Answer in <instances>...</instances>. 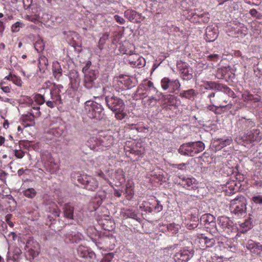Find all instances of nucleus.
Returning a JSON list of instances; mask_svg holds the SVG:
<instances>
[{
  "instance_id": "f257e3e1",
  "label": "nucleus",
  "mask_w": 262,
  "mask_h": 262,
  "mask_svg": "<svg viewBox=\"0 0 262 262\" xmlns=\"http://www.w3.org/2000/svg\"><path fill=\"white\" fill-rule=\"evenodd\" d=\"M112 91H114L112 88L107 86L103 88L105 103L108 108L115 113L116 118L121 120L126 116L124 111L125 104L123 100L115 96Z\"/></svg>"
},
{
  "instance_id": "f03ea898",
  "label": "nucleus",
  "mask_w": 262,
  "mask_h": 262,
  "mask_svg": "<svg viewBox=\"0 0 262 262\" xmlns=\"http://www.w3.org/2000/svg\"><path fill=\"white\" fill-rule=\"evenodd\" d=\"M205 148V144L202 141L190 142L181 145L179 152L182 155L193 157L202 152Z\"/></svg>"
},
{
  "instance_id": "7ed1b4c3",
  "label": "nucleus",
  "mask_w": 262,
  "mask_h": 262,
  "mask_svg": "<svg viewBox=\"0 0 262 262\" xmlns=\"http://www.w3.org/2000/svg\"><path fill=\"white\" fill-rule=\"evenodd\" d=\"M84 104V111L90 118L100 119L102 117L103 108L100 104L89 100Z\"/></svg>"
},
{
  "instance_id": "20e7f679",
  "label": "nucleus",
  "mask_w": 262,
  "mask_h": 262,
  "mask_svg": "<svg viewBox=\"0 0 262 262\" xmlns=\"http://www.w3.org/2000/svg\"><path fill=\"white\" fill-rule=\"evenodd\" d=\"M63 87L61 84H54L49 90V94L51 100H48L46 101V105L50 107L54 108L56 106L62 104V100L60 96L61 90Z\"/></svg>"
},
{
  "instance_id": "39448f33",
  "label": "nucleus",
  "mask_w": 262,
  "mask_h": 262,
  "mask_svg": "<svg viewBox=\"0 0 262 262\" xmlns=\"http://www.w3.org/2000/svg\"><path fill=\"white\" fill-rule=\"evenodd\" d=\"M230 209L232 213L237 216L242 215L245 213L246 204L245 197L242 195L238 196L231 201Z\"/></svg>"
},
{
  "instance_id": "423d86ee",
  "label": "nucleus",
  "mask_w": 262,
  "mask_h": 262,
  "mask_svg": "<svg viewBox=\"0 0 262 262\" xmlns=\"http://www.w3.org/2000/svg\"><path fill=\"white\" fill-rule=\"evenodd\" d=\"M77 180L80 184L83 185L84 189L89 191H94L98 188V181L92 176L81 175L78 177Z\"/></svg>"
},
{
  "instance_id": "0eeeda50",
  "label": "nucleus",
  "mask_w": 262,
  "mask_h": 262,
  "mask_svg": "<svg viewBox=\"0 0 262 262\" xmlns=\"http://www.w3.org/2000/svg\"><path fill=\"white\" fill-rule=\"evenodd\" d=\"M27 256L30 259H33L38 256L40 251V246L38 242L33 238L30 237L25 245Z\"/></svg>"
},
{
  "instance_id": "6e6552de",
  "label": "nucleus",
  "mask_w": 262,
  "mask_h": 262,
  "mask_svg": "<svg viewBox=\"0 0 262 262\" xmlns=\"http://www.w3.org/2000/svg\"><path fill=\"white\" fill-rule=\"evenodd\" d=\"M113 86L117 91L123 90L131 88L133 82L129 76H121L115 77L113 81Z\"/></svg>"
},
{
  "instance_id": "1a4fd4ad",
  "label": "nucleus",
  "mask_w": 262,
  "mask_h": 262,
  "mask_svg": "<svg viewBox=\"0 0 262 262\" xmlns=\"http://www.w3.org/2000/svg\"><path fill=\"white\" fill-rule=\"evenodd\" d=\"M217 222L220 228L218 229V232H224L227 234H230L236 230V228L233 225L232 222L227 217L220 216L218 217Z\"/></svg>"
},
{
  "instance_id": "9d476101",
  "label": "nucleus",
  "mask_w": 262,
  "mask_h": 262,
  "mask_svg": "<svg viewBox=\"0 0 262 262\" xmlns=\"http://www.w3.org/2000/svg\"><path fill=\"white\" fill-rule=\"evenodd\" d=\"M194 251L190 247H186L181 249L173 256L176 262H186L193 255Z\"/></svg>"
},
{
  "instance_id": "9b49d317",
  "label": "nucleus",
  "mask_w": 262,
  "mask_h": 262,
  "mask_svg": "<svg viewBox=\"0 0 262 262\" xmlns=\"http://www.w3.org/2000/svg\"><path fill=\"white\" fill-rule=\"evenodd\" d=\"M161 85L164 91L169 90V92L173 93L176 91L179 90L181 83L178 79H170L168 77H164L161 81Z\"/></svg>"
},
{
  "instance_id": "f8f14e48",
  "label": "nucleus",
  "mask_w": 262,
  "mask_h": 262,
  "mask_svg": "<svg viewBox=\"0 0 262 262\" xmlns=\"http://www.w3.org/2000/svg\"><path fill=\"white\" fill-rule=\"evenodd\" d=\"M177 67L183 80L188 81L192 78L193 70L188 63L180 61L178 62Z\"/></svg>"
},
{
  "instance_id": "ddd939ff",
  "label": "nucleus",
  "mask_w": 262,
  "mask_h": 262,
  "mask_svg": "<svg viewBox=\"0 0 262 262\" xmlns=\"http://www.w3.org/2000/svg\"><path fill=\"white\" fill-rule=\"evenodd\" d=\"M179 185L187 189H195L198 188V183L194 178L182 175L179 176Z\"/></svg>"
},
{
  "instance_id": "4468645a",
  "label": "nucleus",
  "mask_w": 262,
  "mask_h": 262,
  "mask_svg": "<svg viewBox=\"0 0 262 262\" xmlns=\"http://www.w3.org/2000/svg\"><path fill=\"white\" fill-rule=\"evenodd\" d=\"M98 72L96 71H91L84 74L83 85L87 89L96 87V80Z\"/></svg>"
},
{
  "instance_id": "2eb2a0df",
  "label": "nucleus",
  "mask_w": 262,
  "mask_h": 262,
  "mask_svg": "<svg viewBox=\"0 0 262 262\" xmlns=\"http://www.w3.org/2000/svg\"><path fill=\"white\" fill-rule=\"evenodd\" d=\"M243 139L247 142L251 143L259 142L262 139V133L258 129H253L248 132L243 136Z\"/></svg>"
},
{
  "instance_id": "dca6fc26",
  "label": "nucleus",
  "mask_w": 262,
  "mask_h": 262,
  "mask_svg": "<svg viewBox=\"0 0 262 262\" xmlns=\"http://www.w3.org/2000/svg\"><path fill=\"white\" fill-rule=\"evenodd\" d=\"M128 58V61L133 68H141L145 66L146 61L142 56L137 54H133V52Z\"/></svg>"
},
{
  "instance_id": "f3484780",
  "label": "nucleus",
  "mask_w": 262,
  "mask_h": 262,
  "mask_svg": "<svg viewBox=\"0 0 262 262\" xmlns=\"http://www.w3.org/2000/svg\"><path fill=\"white\" fill-rule=\"evenodd\" d=\"M242 99L247 103L254 104L260 102L261 97L257 94H253L249 91H245L242 94Z\"/></svg>"
},
{
  "instance_id": "a211bd4d",
  "label": "nucleus",
  "mask_w": 262,
  "mask_h": 262,
  "mask_svg": "<svg viewBox=\"0 0 262 262\" xmlns=\"http://www.w3.org/2000/svg\"><path fill=\"white\" fill-rule=\"evenodd\" d=\"M160 95L167 106H178L180 100L176 96L171 94L164 95L162 93H160Z\"/></svg>"
},
{
  "instance_id": "6ab92c4d",
  "label": "nucleus",
  "mask_w": 262,
  "mask_h": 262,
  "mask_svg": "<svg viewBox=\"0 0 262 262\" xmlns=\"http://www.w3.org/2000/svg\"><path fill=\"white\" fill-rule=\"evenodd\" d=\"M124 16L130 21L133 23L140 22L144 19L141 14L138 13L135 10L128 9L124 12Z\"/></svg>"
},
{
  "instance_id": "aec40b11",
  "label": "nucleus",
  "mask_w": 262,
  "mask_h": 262,
  "mask_svg": "<svg viewBox=\"0 0 262 262\" xmlns=\"http://www.w3.org/2000/svg\"><path fill=\"white\" fill-rule=\"evenodd\" d=\"M246 248L251 253L255 255H259L262 252V245L260 243L255 242L251 239L248 241L246 244Z\"/></svg>"
},
{
  "instance_id": "412c9836",
  "label": "nucleus",
  "mask_w": 262,
  "mask_h": 262,
  "mask_svg": "<svg viewBox=\"0 0 262 262\" xmlns=\"http://www.w3.org/2000/svg\"><path fill=\"white\" fill-rule=\"evenodd\" d=\"M218 36V33L216 29L211 26H208L206 29L205 40L207 42L214 41Z\"/></svg>"
},
{
  "instance_id": "4be33fe9",
  "label": "nucleus",
  "mask_w": 262,
  "mask_h": 262,
  "mask_svg": "<svg viewBox=\"0 0 262 262\" xmlns=\"http://www.w3.org/2000/svg\"><path fill=\"white\" fill-rule=\"evenodd\" d=\"M63 216L69 220H74V206L71 203H66L62 208Z\"/></svg>"
},
{
  "instance_id": "5701e85b",
  "label": "nucleus",
  "mask_w": 262,
  "mask_h": 262,
  "mask_svg": "<svg viewBox=\"0 0 262 262\" xmlns=\"http://www.w3.org/2000/svg\"><path fill=\"white\" fill-rule=\"evenodd\" d=\"M69 78L71 88L74 90H77L80 83V78L78 73L76 71L71 72L70 73Z\"/></svg>"
},
{
  "instance_id": "b1692460",
  "label": "nucleus",
  "mask_w": 262,
  "mask_h": 262,
  "mask_svg": "<svg viewBox=\"0 0 262 262\" xmlns=\"http://www.w3.org/2000/svg\"><path fill=\"white\" fill-rule=\"evenodd\" d=\"M77 253L81 257L92 258L95 256V253L90 251L88 247L80 245L77 248Z\"/></svg>"
},
{
  "instance_id": "393cba45",
  "label": "nucleus",
  "mask_w": 262,
  "mask_h": 262,
  "mask_svg": "<svg viewBox=\"0 0 262 262\" xmlns=\"http://www.w3.org/2000/svg\"><path fill=\"white\" fill-rule=\"evenodd\" d=\"M28 103L29 109L27 113H30L35 118L39 117L41 115L40 106H36V104L32 99H31Z\"/></svg>"
},
{
  "instance_id": "a878e982",
  "label": "nucleus",
  "mask_w": 262,
  "mask_h": 262,
  "mask_svg": "<svg viewBox=\"0 0 262 262\" xmlns=\"http://www.w3.org/2000/svg\"><path fill=\"white\" fill-rule=\"evenodd\" d=\"M52 71L53 76L57 80H59L62 75V70L59 62H53Z\"/></svg>"
},
{
  "instance_id": "bb28decb",
  "label": "nucleus",
  "mask_w": 262,
  "mask_h": 262,
  "mask_svg": "<svg viewBox=\"0 0 262 262\" xmlns=\"http://www.w3.org/2000/svg\"><path fill=\"white\" fill-rule=\"evenodd\" d=\"M82 237V234L76 231H72L66 234V241L71 243H77L81 240Z\"/></svg>"
},
{
  "instance_id": "cd10ccee",
  "label": "nucleus",
  "mask_w": 262,
  "mask_h": 262,
  "mask_svg": "<svg viewBox=\"0 0 262 262\" xmlns=\"http://www.w3.org/2000/svg\"><path fill=\"white\" fill-rule=\"evenodd\" d=\"M223 190L226 195H230L235 192L238 188L236 183L234 181H231L226 183L225 186L223 187Z\"/></svg>"
},
{
  "instance_id": "c85d7f7f",
  "label": "nucleus",
  "mask_w": 262,
  "mask_h": 262,
  "mask_svg": "<svg viewBox=\"0 0 262 262\" xmlns=\"http://www.w3.org/2000/svg\"><path fill=\"white\" fill-rule=\"evenodd\" d=\"M35 119L32 115L28 113L21 116L23 124L25 127L34 126L35 124Z\"/></svg>"
},
{
  "instance_id": "c756f323",
  "label": "nucleus",
  "mask_w": 262,
  "mask_h": 262,
  "mask_svg": "<svg viewBox=\"0 0 262 262\" xmlns=\"http://www.w3.org/2000/svg\"><path fill=\"white\" fill-rule=\"evenodd\" d=\"M233 105L232 103H228L227 105H220L219 106H215L213 104L210 105L208 106V109L215 114H220L223 112V109L225 110H229L232 108Z\"/></svg>"
},
{
  "instance_id": "7c9ffc66",
  "label": "nucleus",
  "mask_w": 262,
  "mask_h": 262,
  "mask_svg": "<svg viewBox=\"0 0 262 262\" xmlns=\"http://www.w3.org/2000/svg\"><path fill=\"white\" fill-rule=\"evenodd\" d=\"M21 254V250L18 248H15L12 252H8L7 262H17Z\"/></svg>"
},
{
  "instance_id": "2f4dec72",
  "label": "nucleus",
  "mask_w": 262,
  "mask_h": 262,
  "mask_svg": "<svg viewBox=\"0 0 262 262\" xmlns=\"http://www.w3.org/2000/svg\"><path fill=\"white\" fill-rule=\"evenodd\" d=\"M198 93L193 89L187 90H182L180 92L179 96L182 98L190 100L196 96Z\"/></svg>"
},
{
  "instance_id": "473e14b6",
  "label": "nucleus",
  "mask_w": 262,
  "mask_h": 262,
  "mask_svg": "<svg viewBox=\"0 0 262 262\" xmlns=\"http://www.w3.org/2000/svg\"><path fill=\"white\" fill-rule=\"evenodd\" d=\"M199 243L201 244H204L206 248L213 247L215 243V240L214 238H209L203 234L199 237Z\"/></svg>"
},
{
  "instance_id": "72a5a7b5",
  "label": "nucleus",
  "mask_w": 262,
  "mask_h": 262,
  "mask_svg": "<svg viewBox=\"0 0 262 262\" xmlns=\"http://www.w3.org/2000/svg\"><path fill=\"white\" fill-rule=\"evenodd\" d=\"M44 166L46 170L51 174L55 173L59 168L58 164L55 163L52 160L46 162Z\"/></svg>"
},
{
  "instance_id": "f704fd0d",
  "label": "nucleus",
  "mask_w": 262,
  "mask_h": 262,
  "mask_svg": "<svg viewBox=\"0 0 262 262\" xmlns=\"http://www.w3.org/2000/svg\"><path fill=\"white\" fill-rule=\"evenodd\" d=\"M231 138H227L226 139H217L214 141V144L217 149H221L227 145H230L232 143Z\"/></svg>"
},
{
  "instance_id": "c9c22d12",
  "label": "nucleus",
  "mask_w": 262,
  "mask_h": 262,
  "mask_svg": "<svg viewBox=\"0 0 262 262\" xmlns=\"http://www.w3.org/2000/svg\"><path fill=\"white\" fill-rule=\"evenodd\" d=\"M201 87L202 89L205 90H216L219 89L220 85L215 82L213 81H203L202 84L201 85Z\"/></svg>"
},
{
  "instance_id": "e433bc0d",
  "label": "nucleus",
  "mask_w": 262,
  "mask_h": 262,
  "mask_svg": "<svg viewBox=\"0 0 262 262\" xmlns=\"http://www.w3.org/2000/svg\"><path fill=\"white\" fill-rule=\"evenodd\" d=\"M238 123L244 129L251 128L255 125V123L251 119H247L245 118H242L239 120Z\"/></svg>"
},
{
  "instance_id": "4c0bfd02",
  "label": "nucleus",
  "mask_w": 262,
  "mask_h": 262,
  "mask_svg": "<svg viewBox=\"0 0 262 262\" xmlns=\"http://www.w3.org/2000/svg\"><path fill=\"white\" fill-rule=\"evenodd\" d=\"M102 145L105 147H110L114 144L115 139L111 135H106L101 139Z\"/></svg>"
},
{
  "instance_id": "58836bf2",
  "label": "nucleus",
  "mask_w": 262,
  "mask_h": 262,
  "mask_svg": "<svg viewBox=\"0 0 262 262\" xmlns=\"http://www.w3.org/2000/svg\"><path fill=\"white\" fill-rule=\"evenodd\" d=\"M47 100L45 94L41 95V94H37L34 96L33 101L35 102L36 106H40V105L43 104L45 102L46 103Z\"/></svg>"
},
{
  "instance_id": "ea45409f",
  "label": "nucleus",
  "mask_w": 262,
  "mask_h": 262,
  "mask_svg": "<svg viewBox=\"0 0 262 262\" xmlns=\"http://www.w3.org/2000/svg\"><path fill=\"white\" fill-rule=\"evenodd\" d=\"M215 220V217L211 214L207 213L203 215L200 219L201 224L205 226L207 223H211Z\"/></svg>"
},
{
  "instance_id": "a19ab883",
  "label": "nucleus",
  "mask_w": 262,
  "mask_h": 262,
  "mask_svg": "<svg viewBox=\"0 0 262 262\" xmlns=\"http://www.w3.org/2000/svg\"><path fill=\"white\" fill-rule=\"evenodd\" d=\"M124 194H125V198L128 200H130L133 198L134 195V188L130 183L126 184Z\"/></svg>"
},
{
  "instance_id": "79ce46f5",
  "label": "nucleus",
  "mask_w": 262,
  "mask_h": 262,
  "mask_svg": "<svg viewBox=\"0 0 262 262\" xmlns=\"http://www.w3.org/2000/svg\"><path fill=\"white\" fill-rule=\"evenodd\" d=\"M204 226L207 231L211 234H215L219 231L218 229L216 228L215 220L212 221L211 223H207V224Z\"/></svg>"
},
{
  "instance_id": "37998d69",
  "label": "nucleus",
  "mask_w": 262,
  "mask_h": 262,
  "mask_svg": "<svg viewBox=\"0 0 262 262\" xmlns=\"http://www.w3.org/2000/svg\"><path fill=\"white\" fill-rule=\"evenodd\" d=\"M252 224L250 220H246L243 223L240 224V228L242 232H247L251 229Z\"/></svg>"
},
{
  "instance_id": "c03bdc74",
  "label": "nucleus",
  "mask_w": 262,
  "mask_h": 262,
  "mask_svg": "<svg viewBox=\"0 0 262 262\" xmlns=\"http://www.w3.org/2000/svg\"><path fill=\"white\" fill-rule=\"evenodd\" d=\"M23 194L28 198L33 199L36 195L37 192L34 188H30L24 190L23 191Z\"/></svg>"
},
{
  "instance_id": "a18cd8bd",
  "label": "nucleus",
  "mask_w": 262,
  "mask_h": 262,
  "mask_svg": "<svg viewBox=\"0 0 262 262\" xmlns=\"http://www.w3.org/2000/svg\"><path fill=\"white\" fill-rule=\"evenodd\" d=\"M180 227H181L179 224L171 223L168 225L167 228L169 232L172 234H176L179 232Z\"/></svg>"
},
{
  "instance_id": "49530a36",
  "label": "nucleus",
  "mask_w": 262,
  "mask_h": 262,
  "mask_svg": "<svg viewBox=\"0 0 262 262\" xmlns=\"http://www.w3.org/2000/svg\"><path fill=\"white\" fill-rule=\"evenodd\" d=\"M48 65V60L45 56H40L38 59V67L41 69H45Z\"/></svg>"
},
{
  "instance_id": "de8ad7c7",
  "label": "nucleus",
  "mask_w": 262,
  "mask_h": 262,
  "mask_svg": "<svg viewBox=\"0 0 262 262\" xmlns=\"http://www.w3.org/2000/svg\"><path fill=\"white\" fill-rule=\"evenodd\" d=\"M109 34L107 33H105L102 35V36L100 38L98 47L99 49L101 50L104 44L106 43V40L108 39Z\"/></svg>"
},
{
  "instance_id": "09e8293b",
  "label": "nucleus",
  "mask_w": 262,
  "mask_h": 262,
  "mask_svg": "<svg viewBox=\"0 0 262 262\" xmlns=\"http://www.w3.org/2000/svg\"><path fill=\"white\" fill-rule=\"evenodd\" d=\"M45 43L41 39H39L34 44V48L37 52H42L45 49Z\"/></svg>"
},
{
  "instance_id": "8fccbe9b",
  "label": "nucleus",
  "mask_w": 262,
  "mask_h": 262,
  "mask_svg": "<svg viewBox=\"0 0 262 262\" xmlns=\"http://www.w3.org/2000/svg\"><path fill=\"white\" fill-rule=\"evenodd\" d=\"M25 18L29 21L35 24H38L40 22L39 16L37 14L27 15Z\"/></svg>"
},
{
  "instance_id": "3c124183",
  "label": "nucleus",
  "mask_w": 262,
  "mask_h": 262,
  "mask_svg": "<svg viewBox=\"0 0 262 262\" xmlns=\"http://www.w3.org/2000/svg\"><path fill=\"white\" fill-rule=\"evenodd\" d=\"M36 208H37V207ZM28 213L30 215V217L33 221L37 220L40 217V214L37 209H34L32 211H29Z\"/></svg>"
},
{
  "instance_id": "603ef678",
  "label": "nucleus",
  "mask_w": 262,
  "mask_h": 262,
  "mask_svg": "<svg viewBox=\"0 0 262 262\" xmlns=\"http://www.w3.org/2000/svg\"><path fill=\"white\" fill-rule=\"evenodd\" d=\"M49 212H51L55 217H59L60 214V210L56 205L50 207L49 208Z\"/></svg>"
},
{
  "instance_id": "864d4df0",
  "label": "nucleus",
  "mask_w": 262,
  "mask_h": 262,
  "mask_svg": "<svg viewBox=\"0 0 262 262\" xmlns=\"http://www.w3.org/2000/svg\"><path fill=\"white\" fill-rule=\"evenodd\" d=\"M25 25L20 22L17 21L14 24H13L12 26V31L13 32H17L19 31L20 28H23Z\"/></svg>"
},
{
  "instance_id": "5fc2aeb1",
  "label": "nucleus",
  "mask_w": 262,
  "mask_h": 262,
  "mask_svg": "<svg viewBox=\"0 0 262 262\" xmlns=\"http://www.w3.org/2000/svg\"><path fill=\"white\" fill-rule=\"evenodd\" d=\"M114 257L113 253H108L105 255L100 262H111Z\"/></svg>"
},
{
  "instance_id": "6e6d98bb",
  "label": "nucleus",
  "mask_w": 262,
  "mask_h": 262,
  "mask_svg": "<svg viewBox=\"0 0 262 262\" xmlns=\"http://www.w3.org/2000/svg\"><path fill=\"white\" fill-rule=\"evenodd\" d=\"M220 55L217 54H210L206 56V58L208 60L213 62H217L220 59Z\"/></svg>"
},
{
  "instance_id": "4d7b16f0",
  "label": "nucleus",
  "mask_w": 262,
  "mask_h": 262,
  "mask_svg": "<svg viewBox=\"0 0 262 262\" xmlns=\"http://www.w3.org/2000/svg\"><path fill=\"white\" fill-rule=\"evenodd\" d=\"M91 61H88L86 62L84 67L82 68V71L83 74H85L87 72H90L91 71H95L94 70L91 69Z\"/></svg>"
},
{
  "instance_id": "13d9d810",
  "label": "nucleus",
  "mask_w": 262,
  "mask_h": 262,
  "mask_svg": "<svg viewBox=\"0 0 262 262\" xmlns=\"http://www.w3.org/2000/svg\"><path fill=\"white\" fill-rule=\"evenodd\" d=\"M13 151L15 156L18 159L23 158L25 154V152L21 149H14Z\"/></svg>"
},
{
  "instance_id": "bf43d9fd",
  "label": "nucleus",
  "mask_w": 262,
  "mask_h": 262,
  "mask_svg": "<svg viewBox=\"0 0 262 262\" xmlns=\"http://www.w3.org/2000/svg\"><path fill=\"white\" fill-rule=\"evenodd\" d=\"M12 78L13 79L12 82H13V83H14L15 85L18 86H21L23 82L21 78L19 77L14 75Z\"/></svg>"
},
{
  "instance_id": "052dcab7",
  "label": "nucleus",
  "mask_w": 262,
  "mask_h": 262,
  "mask_svg": "<svg viewBox=\"0 0 262 262\" xmlns=\"http://www.w3.org/2000/svg\"><path fill=\"white\" fill-rule=\"evenodd\" d=\"M124 214L126 217L135 219V217L137 216V214L135 213V212L130 209L126 210L125 211Z\"/></svg>"
},
{
  "instance_id": "680f3d73",
  "label": "nucleus",
  "mask_w": 262,
  "mask_h": 262,
  "mask_svg": "<svg viewBox=\"0 0 262 262\" xmlns=\"http://www.w3.org/2000/svg\"><path fill=\"white\" fill-rule=\"evenodd\" d=\"M251 201L256 204H262V195L253 196L251 199Z\"/></svg>"
},
{
  "instance_id": "e2e57ef3",
  "label": "nucleus",
  "mask_w": 262,
  "mask_h": 262,
  "mask_svg": "<svg viewBox=\"0 0 262 262\" xmlns=\"http://www.w3.org/2000/svg\"><path fill=\"white\" fill-rule=\"evenodd\" d=\"M225 258L223 256H219L216 254L211 256L212 262H223Z\"/></svg>"
},
{
  "instance_id": "0e129e2a",
  "label": "nucleus",
  "mask_w": 262,
  "mask_h": 262,
  "mask_svg": "<svg viewBox=\"0 0 262 262\" xmlns=\"http://www.w3.org/2000/svg\"><path fill=\"white\" fill-rule=\"evenodd\" d=\"M8 173L0 168V180L4 183L6 182V178Z\"/></svg>"
},
{
  "instance_id": "69168bd1",
  "label": "nucleus",
  "mask_w": 262,
  "mask_h": 262,
  "mask_svg": "<svg viewBox=\"0 0 262 262\" xmlns=\"http://www.w3.org/2000/svg\"><path fill=\"white\" fill-rule=\"evenodd\" d=\"M156 205L154 206V210L156 212H159L163 209V206L161 204L160 202L158 200L156 201Z\"/></svg>"
},
{
  "instance_id": "338daca9",
  "label": "nucleus",
  "mask_w": 262,
  "mask_h": 262,
  "mask_svg": "<svg viewBox=\"0 0 262 262\" xmlns=\"http://www.w3.org/2000/svg\"><path fill=\"white\" fill-rule=\"evenodd\" d=\"M223 170L224 173H225L227 176L231 175L233 173V167H228L227 165L223 167Z\"/></svg>"
},
{
  "instance_id": "774afa93",
  "label": "nucleus",
  "mask_w": 262,
  "mask_h": 262,
  "mask_svg": "<svg viewBox=\"0 0 262 262\" xmlns=\"http://www.w3.org/2000/svg\"><path fill=\"white\" fill-rule=\"evenodd\" d=\"M249 13L254 17H255L257 18H260L262 15L258 13L257 11L255 9H252L250 10Z\"/></svg>"
}]
</instances>
